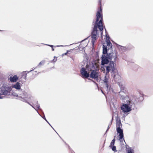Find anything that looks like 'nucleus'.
Listing matches in <instances>:
<instances>
[{
	"instance_id": "nucleus-17",
	"label": "nucleus",
	"mask_w": 153,
	"mask_h": 153,
	"mask_svg": "<svg viewBox=\"0 0 153 153\" xmlns=\"http://www.w3.org/2000/svg\"><path fill=\"white\" fill-rule=\"evenodd\" d=\"M119 85L120 86V91H124L126 92V90H125V88L124 86L121 84L119 83Z\"/></svg>"
},
{
	"instance_id": "nucleus-8",
	"label": "nucleus",
	"mask_w": 153,
	"mask_h": 153,
	"mask_svg": "<svg viewBox=\"0 0 153 153\" xmlns=\"http://www.w3.org/2000/svg\"><path fill=\"white\" fill-rule=\"evenodd\" d=\"M86 70V69L84 68H82L81 69V74L83 78H88L89 76L90 75Z\"/></svg>"
},
{
	"instance_id": "nucleus-19",
	"label": "nucleus",
	"mask_w": 153,
	"mask_h": 153,
	"mask_svg": "<svg viewBox=\"0 0 153 153\" xmlns=\"http://www.w3.org/2000/svg\"><path fill=\"white\" fill-rule=\"evenodd\" d=\"M122 126V124L120 121L117 122L116 124V128H121L120 127Z\"/></svg>"
},
{
	"instance_id": "nucleus-25",
	"label": "nucleus",
	"mask_w": 153,
	"mask_h": 153,
	"mask_svg": "<svg viewBox=\"0 0 153 153\" xmlns=\"http://www.w3.org/2000/svg\"><path fill=\"white\" fill-rule=\"evenodd\" d=\"M38 114H39V115H40L49 124V123L48 122V121L46 119L45 117V116H44V117H42L40 114H39L38 113Z\"/></svg>"
},
{
	"instance_id": "nucleus-31",
	"label": "nucleus",
	"mask_w": 153,
	"mask_h": 153,
	"mask_svg": "<svg viewBox=\"0 0 153 153\" xmlns=\"http://www.w3.org/2000/svg\"><path fill=\"white\" fill-rule=\"evenodd\" d=\"M25 72H25V77H26V74H25Z\"/></svg>"
},
{
	"instance_id": "nucleus-32",
	"label": "nucleus",
	"mask_w": 153,
	"mask_h": 153,
	"mask_svg": "<svg viewBox=\"0 0 153 153\" xmlns=\"http://www.w3.org/2000/svg\"><path fill=\"white\" fill-rule=\"evenodd\" d=\"M99 3H100V4H101V2H100V1H99Z\"/></svg>"
},
{
	"instance_id": "nucleus-4",
	"label": "nucleus",
	"mask_w": 153,
	"mask_h": 153,
	"mask_svg": "<svg viewBox=\"0 0 153 153\" xmlns=\"http://www.w3.org/2000/svg\"><path fill=\"white\" fill-rule=\"evenodd\" d=\"M14 95L17 97V99L20 100L23 102H26L33 108H34L32 105L27 102L30 100H33L34 99V98L32 97L30 95L28 94L26 92H24L22 93H20L18 94L15 93Z\"/></svg>"
},
{
	"instance_id": "nucleus-26",
	"label": "nucleus",
	"mask_w": 153,
	"mask_h": 153,
	"mask_svg": "<svg viewBox=\"0 0 153 153\" xmlns=\"http://www.w3.org/2000/svg\"><path fill=\"white\" fill-rule=\"evenodd\" d=\"M57 60V57L54 56V59H53V61L54 62H56Z\"/></svg>"
},
{
	"instance_id": "nucleus-16",
	"label": "nucleus",
	"mask_w": 153,
	"mask_h": 153,
	"mask_svg": "<svg viewBox=\"0 0 153 153\" xmlns=\"http://www.w3.org/2000/svg\"><path fill=\"white\" fill-rule=\"evenodd\" d=\"M103 54H105L108 53V48L106 47V46L104 45H103Z\"/></svg>"
},
{
	"instance_id": "nucleus-15",
	"label": "nucleus",
	"mask_w": 153,
	"mask_h": 153,
	"mask_svg": "<svg viewBox=\"0 0 153 153\" xmlns=\"http://www.w3.org/2000/svg\"><path fill=\"white\" fill-rule=\"evenodd\" d=\"M12 88H15L16 89L20 90L21 88L20 83L18 82H16L15 84L12 86Z\"/></svg>"
},
{
	"instance_id": "nucleus-38",
	"label": "nucleus",
	"mask_w": 153,
	"mask_h": 153,
	"mask_svg": "<svg viewBox=\"0 0 153 153\" xmlns=\"http://www.w3.org/2000/svg\"><path fill=\"white\" fill-rule=\"evenodd\" d=\"M123 140H124V141L125 142V140L124 139Z\"/></svg>"
},
{
	"instance_id": "nucleus-29",
	"label": "nucleus",
	"mask_w": 153,
	"mask_h": 153,
	"mask_svg": "<svg viewBox=\"0 0 153 153\" xmlns=\"http://www.w3.org/2000/svg\"><path fill=\"white\" fill-rule=\"evenodd\" d=\"M48 45L49 46H50L52 48L53 46L52 45Z\"/></svg>"
},
{
	"instance_id": "nucleus-2",
	"label": "nucleus",
	"mask_w": 153,
	"mask_h": 153,
	"mask_svg": "<svg viewBox=\"0 0 153 153\" xmlns=\"http://www.w3.org/2000/svg\"><path fill=\"white\" fill-rule=\"evenodd\" d=\"M104 67L106 68V74L111 71V75L116 80H117L120 79V76L117 70L115 68L113 61H110L109 63L104 66Z\"/></svg>"
},
{
	"instance_id": "nucleus-1",
	"label": "nucleus",
	"mask_w": 153,
	"mask_h": 153,
	"mask_svg": "<svg viewBox=\"0 0 153 153\" xmlns=\"http://www.w3.org/2000/svg\"><path fill=\"white\" fill-rule=\"evenodd\" d=\"M102 13V9L100 7L99 10L97 12L96 20L94 24V27L91 32V41L93 45H94L95 41L98 37L97 28H99L100 31H102L103 29L102 25V16L101 15Z\"/></svg>"
},
{
	"instance_id": "nucleus-39",
	"label": "nucleus",
	"mask_w": 153,
	"mask_h": 153,
	"mask_svg": "<svg viewBox=\"0 0 153 153\" xmlns=\"http://www.w3.org/2000/svg\"><path fill=\"white\" fill-rule=\"evenodd\" d=\"M105 30L106 31V29L105 28Z\"/></svg>"
},
{
	"instance_id": "nucleus-6",
	"label": "nucleus",
	"mask_w": 153,
	"mask_h": 153,
	"mask_svg": "<svg viewBox=\"0 0 153 153\" xmlns=\"http://www.w3.org/2000/svg\"><path fill=\"white\" fill-rule=\"evenodd\" d=\"M110 60V61H115L117 59L116 53L111 51H108L106 55Z\"/></svg>"
},
{
	"instance_id": "nucleus-28",
	"label": "nucleus",
	"mask_w": 153,
	"mask_h": 153,
	"mask_svg": "<svg viewBox=\"0 0 153 153\" xmlns=\"http://www.w3.org/2000/svg\"><path fill=\"white\" fill-rule=\"evenodd\" d=\"M101 70H102V71H103V70L104 71H105V69L104 68H102V67L101 68Z\"/></svg>"
},
{
	"instance_id": "nucleus-35",
	"label": "nucleus",
	"mask_w": 153,
	"mask_h": 153,
	"mask_svg": "<svg viewBox=\"0 0 153 153\" xmlns=\"http://www.w3.org/2000/svg\"><path fill=\"white\" fill-rule=\"evenodd\" d=\"M101 91H102V92L103 94H104V93H103V92L102 91V90H101Z\"/></svg>"
},
{
	"instance_id": "nucleus-12",
	"label": "nucleus",
	"mask_w": 153,
	"mask_h": 153,
	"mask_svg": "<svg viewBox=\"0 0 153 153\" xmlns=\"http://www.w3.org/2000/svg\"><path fill=\"white\" fill-rule=\"evenodd\" d=\"M90 75V77L92 78H97L99 75V73L96 71L91 70V72Z\"/></svg>"
},
{
	"instance_id": "nucleus-20",
	"label": "nucleus",
	"mask_w": 153,
	"mask_h": 153,
	"mask_svg": "<svg viewBox=\"0 0 153 153\" xmlns=\"http://www.w3.org/2000/svg\"><path fill=\"white\" fill-rule=\"evenodd\" d=\"M127 153H134L133 150L130 148L127 149Z\"/></svg>"
},
{
	"instance_id": "nucleus-24",
	"label": "nucleus",
	"mask_w": 153,
	"mask_h": 153,
	"mask_svg": "<svg viewBox=\"0 0 153 153\" xmlns=\"http://www.w3.org/2000/svg\"><path fill=\"white\" fill-rule=\"evenodd\" d=\"M107 41L109 40L110 37L108 34H106L105 36Z\"/></svg>"
},
{
	"instance_id": "nucleus-10",
	"label": "nucleus",
	"mask_w": 153,
	"mask_h": 153,
	"mask_svg": "<svg viewBox=\"0 0 153 153\" xmlns=\"http://www.w3.org/2000/svg\"><path fill=\"white\" fill-rule=\"evenodd\" d=\"M117 131V133L119 134V140L121 142L122 141V140H121L124 137L123 131L122 129L121 128H116Z\"/></svg>"
},
{
	"instance_id": "nucleus-22",
	"label": "nucleus",
	"mask_w": 153,
	"mask_h": 153,
	"mask_svg": "<svg viewBox=\"0 0 153 153\" xmlns=\"http://www.w3.org/2000/svg\"><path fill=\"white\" fill-rule=\"evenodd\" d=\"M111 148L112 150L114 152H116V147L115 146H113L111 147H110Z\"/></svg>"
},
{
	"instance_id": "nucleus-37",
	"label": "nucleus",
	"mask_w": 153,
	"mask_h": 153,
	"mask_svg": "<svg viewBox=\"0 0 153 153\" xmlns=\"http://www.w3.org/2000/svg\"><path fill=\"white\" fill-rule=\"evenodd\" d=\"M49 124V125H50V126H51V127H52V126H51L50 124Z\"/></svg>"
},
{
	"instance_id": "nucleus-27",
	"label": "nucleus",
	"mask_w": 153,
	"mask_h": 153,
	"mask_svg": "<svg viewBox=\"0 0 153 153\" xmlns=\"http://www.w3.org/2000/svg\"><path fill=\"white\" fill-rule=\"evenodd\" d=\"M67 53H68V52H67L66 53H63L62 54V57L63 56H64V55H66Z\"/></svg>"
},
{
	"instance_id": "nucleus-40",
	"label": "nucleus",
	"mask_w": 153,
	"mask_h": 153,
	"mask_svg": "<svg viewBox=\"0 0 153 153\" xmlns=\"http://www.w3.org/2000/svg\"><path fill=\"white\" fill-rule=\"evenodd\" d=\"M57 46V47H59V46Z\"/></svg>"
},
{
	"instance_id": "nucleus-9",
	"label": "nucleus",
	"mask_w": 153,
	"mask_h": 153,
	"mask_svg": "<svg viewBox=\"0 0 153 153\" xmlns=\"http://www.w3.org/2000/svg\"><path fill=\"white\" fill-rule=\"evenodd\" d=\"M119 97L120 100L124 101L126 100L128 98L125 92L120 91L119 92Z\"/></svg>"
},
{
	"instance_id": "nucleus-30",
	"label": "nucleus",
	"mask_w": 153,
	"mask_h": 153,
	"mask_svg": "<svg viewBox=\"0 0 153 153\" xmlns=\"http://www.w3.org/2000/svg\"><path fill=\"white\" fill-rule=\"evenodd\" d=\"M109 128H110V127H109V126H108V129H107L106 132H107L108 131V129Z\"/></svg>"
},
{
	"instance_id": "nucleus-3",
	"label": "nucleus",
	"mask_w": 153,
	"mask_h": 153,
	"mask_svg": "<svg viewBox=\"0 0 153 153\" xmlns=\"http://www.w3.org/2000/svg\"><path fill=\"white\" fill-rule=\"evenodd\" d=\"M0 99L3 98L5 95H15L11 87L4 84L0 88Z\"/></svg>"
},
{
	"instance_id": "nucleus-34",
	"label": "nucleus",
	"mask_w": 153,
	"mask_h": 153,
	"mask_svg": "<svg viewBox=\"0 0 153 153\" xmlns=\"http://www.w3.org/2000/svg\"><path fill=\"white\" fill-rule=\"evenodd\" d=\"M93 23H94V21H93Z\"/></svg>"
},
{
	"instance_id": "nucleus-11",
	"label": "nucleus",
	"mask_w": 153,
	"mask_h": 153,
	"mask_svg": "<svg viewBox=\"0 0 153 153\" xmlns=\"http://www.w3.org/2000/svg\"><path fill=\"white\" fill-rule=\"evenodd\" d=\"M108 78L106 76H105L104 81V82L106 83V87L105 88V89L106 91H107V92H108V91H112V92H113V91L112 88H111V87H109V86L108 85V84L107 83V82H108Z\"/></svg>"
},
{
	"instance_id": "nucleus-21",
	"label": "nucleus",
	"mask_w": 153,
	"mask_h": 153,
	"mask_svg": "<svg viewBox=\"0 0 153 153\" xmlns=\"http://www.w3.org/2000/svg\"><path fill=\"white\" fill-rule=\"evenodd\" d=\"M115 140L114 138L111 141L110 143V145L109 146L110 147H111L112 146H114V144L115 143Z\"/></svg>"
},
{
	"instance_id": "nucleus-13",
	"label": "nucleus",
	"mask_w": 153,
	"mask_h": 153,
	"mask_svg": "<svg viewBox=\"0 0 153 153\" xmlns=\"http://www.w3.org/2000/svg\"><path fill=\"white\" fill-rule=\"evenodd\" d=\"M19 78V77L16 75L11 76L9 78L10 81L11 82H16Z\"/></svg>"
},
{
	"instance_id": "nucleus-23",
	"label": "nucleus",
	"mask_w": 153,
	"mask_h": 153,
	"mask_svg": "<svg viewBox=\"0 0 153 153\" xmlns=\"http://www.w3.org/2000/svg\"><path fill=\"white\" fill-rule=\"evenodd\" d=\"M45 62V61L44 60L40 62L39 63L38 65V66L43 65Z\"/></svg>"
},
{
	"instance_id": "nucleus-7",
	"label": "nucleus",
	"mask_w": 153,
	"mask_h": 153,
	"mask_svg": "<svg viewBox=\"0 0 153 153\" xmlns=\"http://www.w3.org/2000/svg\"><path fill=\"white\" fill-rule=\"evenodd\" d=\"M110 60L106 56L103 55L101 58V65H105L109 63Z\"/></svg>"
},
{
	"instance_id": "nucleus-18",
	"label": "nucleus",
	"mask_w": 153,
	"mask_h": 153,
	"mask_svg": "<svg viewBox=\"0 0 153 153\" xmlns=\"http://www.w3.org/2000/svg\"><path fill=\"white\" fill-rule=\"evenodd\" d=\"M35 104L36 105V108H33L38 113V112L37 111V109H40L39 108H40V105H39L38 103V102H36L35 103Z\"/></svg>"
},
{
	"instance_id": "nucleus-33",
	"label": "nucleus",
	"mask_w": 153,
	"mask_h": 153,
	"mask_svg": "<svg viewBox=\"0 0 153 153\" xmlns=\"http://www.w3.org/2000/svg\"><path fill=\"white\" fill-rule=\"evenodd\" d=\"M52 50L53 51H54V49L53 47L52 48Z\"/></svg>"
},
{
	"instance_id": "nucleus-36",
	"label": "nucleus",
	"mask_w": 153,
	"mask_h": 153,
	"mask_svg": "<svg viewBox=\"0 0 153 153\" xmlns=\"http://www.w3.org/2000/svg\"><path fill=\"white\" fill-rule=\"evenodd\" d=\"M49 124V125H50V126H51V127H52V126H51L50 124Z\"/></svg>"
},
{
	"instance_id": "nucleus-14",
	"label": "nucleus",
	"mask_w": 153,
	"mask_h": 153,
	"mask_svg": "<svg viewBox=\"0 0 153 153\" xmlns=\"http://www.w3.org/2000/svg\"><path fill=\"white\" fill-rule=\"evenodd\" d=\"M107 46L106 47H107L108 49V51H111V49L112 47V44L110 42V40L107 41Z\"/></svg>"
},
{
	"instance_id": "nucleus-5",
	"label": "nucleus",
	"mask_w": 153,
	"mask_h": 153,
	"mask_svg": "<svg viewBox=\"0 0 153 153\" xmlns=\"http://www.w3.org/2000/svg\"><path fill=\"white\" fill-rule=\"evenodd\" d=\"M135 102L132 101H128L127 104H123L121 107V109L124 113H127L130 111L131 110V107L134 104Z\"/></svg>"
}]
</instances>
